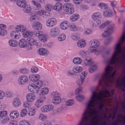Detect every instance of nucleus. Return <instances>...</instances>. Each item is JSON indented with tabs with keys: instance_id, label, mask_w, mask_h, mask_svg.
I'll return each mask as SVG.
<instances>
[{
	"instance_id": "64",
	"label": "nucleus",
	"mask_w": 125,
	"mask_h": 125,
	"mask_svg": "<svg viewBox=\"0 0 125 125\" xmlns=\"http://www.w3.org/2000/svg\"><path fill=\"white\" fill-rule=\"evenodd\" d=\"M87 73L86 71H84L82 72L80 76V78L84 80V79L86 76L87 74Z\"/></svg>"
},
{
	"instance_id": "24",
	"label": "nucleus",
	"mask_w": 125,
	"mask_h": 125,
	"mask_svg": "<svg viewBox=\"0 0 125 125\" xmlns=\"http://www.w3.org/2000/svg\"><path fill=\"white\" fill-rule=\"evenodd\" d=\"M86 45L85 41L81 39L79 40L77 42V45L78 47L82 48L84 47Z\"/></svg>"
},
{
	"instance_id": "8",
	"label": "nucleus",
	"mask_w": 125,
	"mask_h": 125,
	"mask_svg": "<svg viewBox=\"0 0 125 125\" xmlns=\"http://www.w3.org/2000/svg\"><path fill=\"white\" fill-rule=\"evenodd\" d=\"M28 79L27 76L25 75L20 76L18 79V82L20 85H23L28 82Z\"/></svg>"
},
{
	"instance_id": "53",
	"label": "nucleus",
	"mask_w": 125,
	"mask_h": 125,
	"mask_svg": "<svg viewBox=\"0 0 125 125\" xmlns=\"http://www.w3.org/2000/svg\"><path fill=\"white\" fill-rule=\"evenodd\" d=\"M74 103V101L73 100H70L67 101L65 103L66 105L70 106L72 105Z\"/></svg>"
},
{
	"instance_id": "3",
	"label": "nucleus",
	"mask_w": 125,
	"mask_h": 125,
	"mask_svg": "<svg viewBox=\"0 0 125 125\" xmlns=\"http://www.w3.org/2000/svg\"><path fill=\"white\" fill-rule=\"evenodd\" d=\"M52 98V102L55 104H59L61 102V99L60 96V93L57 91L52 92L51 94Z\"/></svg>"
},
{
	"instance_id": "47",
	"label": "nucleus",
	"mask_w": 125,
	"mask_h": 125,
	"mask_svg": "<svg viewBox=\"0 0 125 125\" xmlns=\"http://www.w3.org/2000/svg\"><path fill=\"white\" fill-rule=\"evenodd\" d=\"M49 92L48 89L46 87L42 88L40 91V92L42 94H46Z\"/></svg>"
},
{
	"instance_id": "31",
	"label": "nucleus",
	"mask_w": 125,
	"mask_h": 125,
	"mask_svg": "<svg viewBox=\"0 0 125 125\" xmlns=\"http://www.w3.org/2000/svg\"><path fill=\"white\" fill-rule=\"evenodd\" d=\"M87 52L86 51L83 50H80L79 52L80 56L82 58L85 57L87 55Z\"/></svg>"
},
{
	"instance_id": "28",
	"label": "nucleus",
	"mask_w": 125,
	"mask_h": 125,
	"mask_svg": "<svg viewBox=\"0 0 125 125\" xmlns=\"http://www.w3.org/2000/svg\"><path fill=\"white\" fill-rule=\"evenodd\" d=\"M101 17V14L98 12H95L93 13L92 16V18L94 20H96L98 19H100Z\"/></svg>"
},
{
	"instance_id": "30",
	"label": "nucleus",
	"mask_w": 125,
	"mask_h": 125,
	"mask_svg": "<svg viewBox=\"0 0 125 125\" xmlns=\"http://www.w3.org/2000/svg\"><path fill=\"white\" fill-rule=\"evenodd\" d=\"M73 62L75 64H79L81 63L82 62L81 58L78 57L74 58L73 60Z\"/></svg>"
},
{
	"instance_id": "1",
	"label": "nucleus",
	"mask_w": 125,
	"mask_h": 125,
	"mask_svg": "<svg viewBox=\"0 0 125 125\" xmlns=\"http://www.w3.org/2000/svg\"><path fill=\"white\" fill-rule=\"evenodd\" d=\"M108 88H101L98 93L93 91L92 94L83 113L78 125H109L107 123L108 108L104 103L108 98Z\"/></svg>"
},
{
	"instance_id": "41",
	"label": "nucleus",
	"mask_w": 125,
	"mask_h": 125,
	"mask_svg": "<svg viewBox=\"0 0 125 125\" xmlns=\"http://www.w3.org/2000/svg\"><path fill=\"white\" fill-rule=\"evenodd\" d=\"M29 113L28 114L30 116H32L34 115L35 113V111L33 108H29L28 109Z\"/></svg>"
},
{
	"instance_id": "27",
	"label": "nucleus",
	"mask_w": 125,
	"mask_h": 125,
	"mask_svg": "<svg viewBox=\"0 0 125 125\" xmlns=\"http://www.w3.org/2000/svg\"><path fill=\"white\" fill-rule=\"evenodd\" d=\"M62 4L60 2L56 3L53 7V9L57 11L61 10L62 9Z\"/></svg>"
},
{
	"instance_id": "26",
	"label": "nucleus",
	"mask_w": 125,
	"mask_h": 125,
	"mask_svg": "<svg viewBox=\"0 0 125 125\" xmlns=\"http://www.w3.org/2000/svg\"><path fill=\"white\" fill-rule=\"evenodd\" d=\"M89 59L86 58L83 61L84 65L85 66H89L92 65L93 63L91 62V58L90 57H89Z\"/></svg>"
},
{
	"instance_id": "29",
	"label": "nucleus",
	"mask_w": 125,
	"mask_h": 125,
	"mask_svg": "<svg viewBox=\"0 0 125 125\" xmlns=\"http://www.w3.org/2000/svg\"><path fill=\"white\" fill-rule=\"evenodd\" d=\"M98 68L97 65L95 64L92 65L89 69V73H94L97 70Z\"/></svg>"
},
{
	"instance_id": "9",
	"label": "nucleus",
	"mask_w": 125,
	"mask_h": 125,
	"mask_svg": "<svg viewBox=\"0 0 125 125\" xmlns=\"http://www.w3.org/2000/svg\"><path fill=\"white\" fill-rule=\"evenodd\" d=\"M35 85L34 84H29L28 87V90L30 92L35 94H38L39 92V90Z\"/></svg>"
},
{
	"instance_id": "19",
	"label": "nucleus",
	"mask_w": 125,
	"mask_h": 125,
	"mask_svg": "<svg viewBox=\"0 0 125 125\" xmlns=\"http://www.w3.org/2000/svg\"><path fill=\"white\" fill-rule=\"evenodd\" d=\"M83 70V67L78 65L74 66L72 69L73 71L76 73L81 72Z\"/></svg>"
},
{
	"instance_id": "12",
	"label": "nucleus",
	"mask_w": 125,
	"mask_h": 125,
	"mask_svg": "<svg viewBox=\"0 0 125 125\" xmlns=\"http://www.w3.org/2000/svg\"><path fill=\"white\" fill-rule=\"evenodd\" d=\"M26 98L28 102H32L35 100L36 98V96L33 93H29L26 95Z\"/></svg>"
},
{
	"instance_id": "22",
	"label": "nucleus",
	"mask_w": 125,
	"mask_h": 125,
	"mask_svg": "<svg viewBox=\"0 0 125 125\" xmlns=\"http://www.w3.org/2000/svg\"><path fill=\"white\" fill-rule=\"evenodd\" d=\"M29 44L32 45H35L36 46L38 45V43L37 41L35 39L32 38H29L27 39Z\"/></svg>"
},
{
	"instance_id": "23",
	"label": "nucleus",
	"mask_w": 125,
	"mask_h": 125,
	"mask_svg": "<svg viewBox=\"0 0 125 125\" xmlns=\"http://www.w3.org/2000/svg\"><path fill=\"white\" fill-rule=\"evenodd\" d=\"M19 46L22 48H25L27 46V42L24 39H22L20 40L19 42Z\"/></svg>"
},
{
	"instance_id": "56",
	"label": "nucleus",
	"mask_w": 125,
	"mask_h": 125,
	"mask_svg": "<svg viewBox=\"0 0 125 125\" xmlns=\"http://www.w3.org/2000/svg\"><path fill=\"white\" fill-rule=\"evenodd\" d=\"M70 30L72 31H76L77 30V28L75 25L72 24L69 27Z\"/></svg>"
},
{
	"instance_id": "58",
	"label": "nucleus",
	"mask_w": 125,
	"mask_h": 125,
	"mask_svg": "<svg viewBox=\"0 0 125 125\" xmlns=\"http://www.w3.org/2000/svg\"><path fill=\"white\" fill-rule=\"evenodd\" d=\"M39 119L42 121H43L46 118V116L42 114H40L38 116Z\"/></svg>"
},
{
	"instance_id": "32",
	"label": "nucleus",
	"mask_w": 125,
	"mask_h": 125,
	"mask_svg": "<svg viewBox=\"0 0 125 125\" xmlns=\"http://www.w3.org/2000/svg\"><path fill=\"white\" fill-rule=\"evenodd\" d=\"M9 44L11 46L16 47L18 45V42L16 40L13 39H11L9 41Z\"/></svg>"
},
{
	"instance_id": "17",
	"label": "nucleus",
	"mask_w": 125,
	"mask_h": 125,
	"mask_svg": "<svg viewBox=\"0 0 125 125\" xmlns=\"http://www.w3.org/2000/svg\"><path fill=\"white\" fill-rule=\"evenodd\" d=\"M31 2L34 10H39L41 8V6L39 3L36 2L34 0H32Z\"/></svg>"
},
{
	"instance_id": "11",
	"label": "nucleus",
	"mask_w": 125,
	"mask_h": 125,
	"mask_svg": "<svg viewBox=\"0 0 125 125\" xmlns=\"http://www.w3.org/2000/svg\"><path fill=\"white\" fill-rule=\"evenodd\" d=\"M10 36L12 38L17 40L20 38L21 35L20 33L16 30L11 31L10 33Z\"/></svg>"
},
{
	"instance_id": "40",
	"label": "nucleus",
	"mask_w": 125,
	"mask_h": 125,
	"mask_svg": "<svg viewBox=\"0 0 125 125\" xmlns=\"http://www.w3.org/2000/svg\"><path fill=\"white\" fill-rule=\"evenodd\" d=\"M66 36L64 34H60L58 37V40L60 41H63L65 39Z\"/></svg>"
},
{
	"instance_id": "60",
	"label": "nucleus",
	"mask_w": 125,
	"mask_h": 125,
	"mask_svg": "<svg viewBox=\"0 0 125 125\" xmlns=\"http://www.w3.org/2000/svg\"><path fill=\"white\" fill-rule=\"evenodd\" d=\"M43 34V32L41 31L37 32L35 34V35L38 37L39 39V38L40 37H41Z\"/></svg>"
},
{
	"instance_id": "46",
	"label": "nucleus",
	"mask_w": 125,
	"mask_h": 125,
	"mask_svg": "<svg viewBox=\"0 0 125 125\" xmlns=\"http://www.w3.org/2000/svg\"><path fill=\"white\" fill-rule=\"evenodd\" d=\"M84 80L80 78V79H77L76 81V83L78 85L81 86L83 84Z\"/></svg>"
},
{
	"instance_id": "59",
	"label": "nucleus",
	"mask_w": 125,
	"mask_h": 125,
	"mask_svg": "<svg viewBox=\"0 0 125 125\" xmlns=\"http://www.w3.org/2000/svg\"><path fill=\"white\" fill-rule=\"evenodd\" d=\"M47 108V107L46 105L43 106L41 108V111L43 113L48 112V111Z\"/></svg>"
},
{
	"instance_id": "54",
	"label": "nucleus",
	"mask_w": 125,
	"mask_h": 125,
	"mask_svg": "<svg viewBox=\"0 0 125 125\" xmlns=\"http://www.w3.org/2000/svg\"><path fill=\"white\" fill-rule=\"evenodd\" d=\"M115 26L113 24H110V34L113 33L115 28Z\"/></svg>"
},
{
	"instance_id": "35",
	"label": "nucleus",
	"mask_w": 125,
	"mask_h": 125,
	"mask_svg": "<svg viewBox=\"0 0 125 125\" xmlns=\"http://www.w3.org/2000/svg\"><path fill=\"white\" fill-rule=\"evenodd\" d=\"M36 82L35 85L38 89L39 90L40 88L42 87L43 86V82L42 81L38 80Z\"/></svg>"
},
{
	"instance_id": "7",
	"label": "nucleus",
	"mask_w": 125,
	"mask_h": 125,
	"mask_svg": "<svg viewBox=\"0 0 125 125\" xmlns=\"http://www.w3.org/2000/svg\"><path fill=\"white\" fill-rule=\"evenodd\" d=\"M124 108L125 109V99L124 102H122ZM116 120L118 123H120L123 121L125 124V114L123 115L121 114H119L116 117Z\"/></svg>"
},
{
	"instance_id": "48",
	"label": "nucleus",
	"mask_w": 125,
	"mask_h": 125,
	"mask_svg": "<svg viewBox=\"0 0 125 125\" xmlns=\"http://www.w3.org/2000/svg\"><path fill=\"white\" fill-rule=\"evenodd\" d=\"M117 105L115 107L114 110L113 111V113L112 115V118L113 119L116 116L117 114Z\"/></svg>"
},
{
	"instance_id": "6",
	"label": "nucleus",
	"mask_w": 125,
	"mask_h": 125,
	"mask_svg": "<svg viewBox=\"0 0 125 125\" xmlns=\"http://www.w3.org/2000/svg\"><path fill=\"white\" fill-rule=\"evenodd\" d=\"M57 23V21L56 19L54 18H51L47 20L46 24L48 27H51L55 26Z\"/></svg>"
},
{
	"instance_id": "45",
	"label": "nucleus",
	"mask_w": 125,
	"mask_h": 125,
	"mask_svg": "<svg viewBox=\"0 0 125 125\" xmlns=\"http://www.w3.org/2000/svg\"><path fill=\"white\" fill-rule=\"evenodd\" d=\"M53 7L52 5L50 4H47L45 7L46 10L48 11H50L52 9Z\"/></svg>"
},
{
	"instance_id": "10",
	"label": "nucleus",
	"mask_w": 125,
	"mask_h": 125,
	"mask_svg": "<svg viewBox=\"0 0 125 125\" xmlns=\"http://www.w3.org/2000/svg\"><path fill=\"white\" fill-rule=\"evenodd\" d=\"M30 80L31 81L35 82H36L40 78V75L38 74H31L29 76Z\"/></svg>"
},
{
	"instance_id": "18",
	"label": "nucleus",
	"mask_w": 125,
	"mask_h": 125,
	"mask_svg": "<svg viewBox=\"0 0 125 125\" xmlns=\"http://www.w3.org/2000/svg\"><path fill=\"white\" fill-rule=\"evenodd\" d=\"M90 43L91 46L95 48L99 46L100 44V42L96 40H93L90 41Z\"/></svg>"
},
{
	"instance_id": "4",
	"label": "nucleus",
	"mask_w": 125,
	"mask_h": 125,
	"mask_svg": "<svg viewBox=\"0 0 125 125\" xmlns=\"http://www.w3.org/2000/svg\"><path fill=\"white\" fill-rule=\"evenodd\" d=\"M63 8L66 13L69 15L72 14L74 12L73 6L71 4L67 3L64 4L63 6Z\"/></svg>"
},
{
	"instance_id": "50",
	"label": "nucleus",
	"mask_w": 125,
	"mask_h": 125,
	"mask_svg": "<svg viewBox=\"0 0 125 125\" xmlns=\"http://www.w3.org/2000/svg\"><path fill=\"white\" fill-rule=\"evenodd\" d=\"M27 114V110L25 109H23L21 111V117L25 116Z\"/></svg>"
},
{
	"instance_id": "43",
	"label": "nucleus",
	"mask_w": 125,
	"mask_h": 125,
	"mask_svg": "<svg viewBox=\"0 0 125 125\" xmlns=\"http://www.w3.org/2000/svg\"><path fill=\"white\" fill-rule=\"evenodd\" d=\"M103 16L105 17H108L109 16V9L108 8L106 9L103 12Z\"/></svg>"
},
{
	"instance_id": "14",
	"label": "nucleus",
	"mask_w": 125,
	"mask_h": 125,
	"mask_svg": "<svg viewBox=\"0 0 125 125\" xmlns=\"http://www.w3.org/2000/svg\"><path fill=\"white\" fill-rule=\"evenodd\" d=\"M37 52L41 55H47L49 53L48 51L46 49L43 48H40L37 50Z\"/></svg>"
},
{
	"instance_id": "16",
	"label": "nucleus",
	"mask_w": 125,
	"mask_h": 125,
	"mask_svg": "<svg viewBox=\"0 0 125 125\" xmlns=\"http://www.w3.org/2000/svg\"><path fill=\"white\" fill-rule=\"evenodd\" d=\"M21 100L18 98L14 99L12 102V104L13 106L16 107L19 106L21 105Z\"/></svg>"
},
{
	"instance_id": "61",
	"label": "nucleus",
	"mask_w": 125,
	"mask_h": 125,
	"mask_svg": "<svg viewBox=\"0 0 125 125\" xmlns=\"http://www.w3.org/2000/svg\"><path fill=\"white\" fill-rule=\"evenodd\" d=\"M103 51V50L102 49H97L95 50L94 52L96 55H98L102 53Z\"/></svg>"
},
{
	"instance_id": "15",
	"label": "nucleus",
	"mask_w": 125,
	"mask_h": 125,
	"mask_svg": "<svg viewBox=\"0 0 125 125\" xmlns=\"http://www.w3.org/2000/svg\"><path fill=\"white\" fill-rule=\"evenodd\" d=\"M69 26L68 22L66 21H64L62 22L60 25V28L62 30L66 29Z\"/></svg>"
},
{
	"instance_id": "39",
	"label": "nucleus",
	"mask_w": 125,
	"mask_h": 125,
	"mask_svg": "<svg viewBox=\"0 0 125 125\" xmlns=\"http://www.w3.org/2000/svg\"><path fill=\"white\" fill-rule=\"evenodd\" d=\"M0 120L2 123L5 124L9 120V118L7 116H6L5 117H3L1 118Z\"/></svg>"
},
{
	"instance_id": "57",
	"label": "nucleus",
	"mask_w": 125,
	"mask_h": 125,
	"mask_svg": "<svg viewBox=\"0 0 125 125\" xmlns=\"http://www.w3.org/2000/svg\"><path fill=\"white\" fill-rule=\"evenodd\" d=\"M38 71V69L36 66H33L31 68V72L32 73H36Z\"/></svg>"
},
{
	"instance_id": "33",
	"label": "nucleus",
	"mask_w": 125,
	"mask_h": 125,
	"mask_svg": "<svg viewBox=\"0 0 125 125\" xmlns=\"http://www.w3.org/2000/svg\"><path fill=\"white\" fill-rule=\"evenodd\" d=\"M23 9V11L25 13H28L31 12V8L30 6L27 5L24 7Z\"/></svg>"
},
{
	"instance_id": "49",
	"label": "nucleus",
	"mask_w": 125,
	"mask_h": 125,
	"mask_svg": "<svg viewBox=\"0 0 125 125\" xmlns=\"http://www.w3.org/2000/svg\"><path fill=\"white\" fill-rule=\"evenodd\" d=\"M42 103L39 101L38 99L36 100L35 102V105L37 108H39L41 106Z\"/></svg>"
},
{
	"instance_id": "21",
	"label": "nucleus",
	"mask_w": 125,
	"mask_h": 125,
	"mask_svg": "<svg viewBox=\"0 0 125 125\" xmlns=\"http://www.w3.org/2000/svg\"><path fill=\"white\" fill-rule=\"evenodd\" d=\"M35 13L37 15L40 16H43V17H44V16H48V15L46 14V11L43 9H41L38 10L36 11Z\"/></svg>"
},
{
	"instance_id": "51",
	"label": "nucleus",
	"mask_w": 125,
	"mask_h": 125,
	"mask_svg": "<svg viewBox=\"0 0 125 125\" xmlns=\"http://www.w3.org/2000/svg\"><path fill=\"white\" fill-rule=\"evenodd\" d=\"M19 125H30L28 121L24 120H22L20 122Z\"/></svg>"
},
{
	"instance_id": "37",
	"label": "nucleus",
	"mask_w": 125,
	"mask_h": 125,
	"mask_svg": "<svg viewBox=\"0 0 125 125\" xmlns=\"http://www.w3.org/2000/svg\"><path fill=\"white\" fill-rule=\"evenodd\" d=\"M71 38L73 40L77 41L80 39L79 34L77 33H74L71 34Z\"/></svg>"
},
{
	"instance_id": "36",
	"label": "nucleus",
	"mask_w": 125,
	"mask_h": 125,
	"mask_svg": "<svg viewBox=\"0 0 125 125\" xmlns=\"http://www.w3.org/2000/svg\"><path fill=\"white\" fill-rule=\"evenodd\" d=\"M99 7L102 9H104L108 8V6L107 4L101 3L98 5Z\"/></svg>"
},
{
	"instance_id": "38",
	"label": "nucleus",
	"mask_w": 125,
	"mask_h": 125,
	"mask_svg": "<svg viewBox=\"0 0 125 125\" xmlns=\"http://www.w3.org/2000/svg\"><path fill=\"white\" fill-rule=\"evenodd\" d=\"M109 28L108 27L106 30L102 34V36L103 37H109Z\"/></svg>"
},
{
	"instance_id": "34",
	"label": "nucleus",
	"mask_w": 125,
	"mask_h": 125,
	"mask_svg": "<svg viewBox=\"0 0 125 125\" xmlns=\"http://www.w3.org/2000/svg\"><path fill=\"white\" fill-rule=\"evenodd\" d=\"M79 15L77 14H73L70 17L71 21L74 22L77 20L79 19Z\"/></svg>"
},
{
	"instance_id": "52",
	"label": "nucleus",
	"mask_w": 125,
	"mask_h": 125,
	"mask_svg": "<svg viewBox=\"0 0 125 125\" xmlns=\"http://www.w3.org/2000/svg\"><path fill=\"white\" fill-rule=\"evenodd\" d=\"M47 39V36L43 34L41 37L39 38V39L42 42H45L46 41Z\"/></svg>"
},
{
	"instance_id": "63",
	"label": "nucleus",
	"mask_w": 125,
	"mask_h": 125,
	"mask_svg": "<svg viewBox=\"0 0 125 125\" xmlns=\"http://www.w3.org/2000/svg\"><path fill=\"white\" fill-rule=\"evenodd\" d=\"M7 112L6 111H2L0 112V117L1 118L7 116Z\"/></svg>"
},
{
	"instance_id": "62",
	"label": "nucleus",
	"mask_w": 125,
	"mask_h": 125,
	"mask_svg": "<svg viewBox=\"0 0 125 125\" xmlns=\"http://www.w3.org/2000/svg\"><path fill=\"white\" fill-rule=\"evenodd\" d=\"M7 33V31L5 30H0V35L4 36L6 35Z\"/></svg>"
},
{
	"instance_id": "55",
	"label": "nucleus",
	"mask_w": 125,
	"mask_h": 125,
	"mask_svg": "<svg viewBox=\"0 0 125 125\" xmlns=\"http://www.w3.org/2000/svg\"><path fill=\"white\" fill-rule=\"evenodd\" d=\"M19 70L20 72L23 74H27L29 72V70L25 68L20 69Z\"/></svg>"
},
{
	"instance_id": "42",
	"label": "nucleus",
	"mask_w": 125,
	"mask_h": 125,
	"mask_svg": "<svg viewBox=\"0 0 125 125\" xmlns=\"http://www.w3.org/2000/svg\"><path fill=\"white\" fill-rule=\"evenodd\" d=\"M109 24V21H106L105 22L99 26V28L101 29H102L108 26Z\"/></svg>"
},
{
	"instance_id": "13",
	"label": "nucleus",
	"mask_w": 125,
	"mask_h": 125,
	"mask_svg": "<svg viewBox=\"0 0 125 125\" xmlns=\"http://www.w3.org/2000/svg\"><path fill=\"white\" fill-rule=\"evenodd\" d=\"M32 28L37 30H41L42 27V24L40 22H36L32 25Z\"/></svg>"
},
{
	"instance_id": "20",
	"label": "nucleus",
	"mask_w": 125,
	"mask_h": 125,
	"mask_svg": "<svg viewBox=\"0 0 125 125\" xmlns=\"http://www.w3.org/2000/svg\"><path fill=\"white\" fill-rule=\"evenodd\" d=\"M18 6L21 7H24L26 5V3L25 0H18L16 2Z\"/></svg>"
},
{
	"instance_id": "2",
	"label": "nucleus",
	"mask_w": 125,
	"mask_h": 125,
	"mask_svg": "<svg viewBox=\"0 0 125 125\" xmlns=\"http://www.w3.org/2000/svg\"><path fill=\"white\" fill-rule=\"evenodd\" d=\"M15 28L16 30L18 32H21L24 38L31 37L33 35L32 31H27L26 28L22 25H17Z\"/></svg>"
},
{
	"instance_id": "25",
	"label": "nucleus",
	"mask_w": 125,
	"mask_h": 125,
	"mask_svg": "<svg viewBox=\"0 0 125 125\" xmlns=\"http://www.w3.org/2000/svg\"><path fill=\"white\" fill-rule=\"evenodd\" d=\"M19 112L17 111H14L11 112L10 114V117L12 119H15L18 117Z\"/></svg>"
},
{
	"instance_id": "44",
	"label": "nucleus",
	"mask_w": 125,
	"mask_h": 125,
	"mask_svg": "<svg viewBox=\"0 0 125 125\" xmlns=\"http://www.w3.org/2000/svg\"><path fill=\"white\" fill-rule=\"evenodd\" d=\"M76 98L78 101L81 102L84 99L85 97L82 95L79 94L76 96Z\"/></svg>"
},
{
	"instance_id": "5",
	"label": "nucleus",
	"mask_w": 125,
	"mask_h": 125,
	"mask_svg": "<svg viewBox=\"0 0 125 125\" xmlns=\"http://www.w3.org/2000/svg\"><path fill=\"white\" fill-rule=\"evenodd\" d=\"M60 32V29L58 28L54 27L50 30L49 34L51 37H55L59 34Z\"/></svg>"
}]
</instances>
